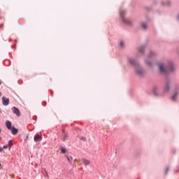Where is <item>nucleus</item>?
I'll return each mask as SVG.
<instances>
[{"mask_svg":"<svg viewBox=\"0 0 179 179\" xmlns=\"http://www.w3.org/2000/svg\"><path fill=\"white\" fill-rule=\"evenodd\" d=\"M159 69L162 73H169V72H173L174 71V66L171 62H169L168 64H159Z\"/></svg>","mask_w":179,"mask_h":179,"instance_id":"nucleus-1","label":"nucleus"},{"mask_svg":"<svg viewBox=\"0 0 179 179\" xmlns=\"http://www.w3.org/2000/svg\"><path fill=\"white\" fill-rule=\"evenodd\" d=\"M129 63L133 66L136 68V73L138 75V76H143L145 75V71H143L140 66L139 64L136 60L133 58H129Z\"/></svg>","mask_w":179,"mask_h":179,"instance_id":"nucleus-2","label":"nucleus"},{"mask_svg":"<svg viewBox=\"0 0 179 179\" xmlns=\"http://www.w3.org/2000/svg\"><path fill=\"white\" fill-rule=\"evenodd\" d=\"M120 15L121 17H122L124 23H125L126 24H132V22H131L129 20L124 18V15H125V10H120Z\"/></svg>","mask_w":179,"mask_h":179,"instance_id":"nucleus-3","label":"nucleus"},{"mask_svg":"<svg viewBox=\"0 0 179 179\" xmlns=\"http://www.w3.org/2000/svg\"><path fill=\"white\" fill-rule=\"evenodd\" d=\"M170 90V82H166L164 88V93H167Z\"/></svg>","mask_w":179,"mask_h":179,"instance_id":"nucleus-4","label":"nucleus"},{"mask_svg":"<svg viewBox=\"0 0 179 179\" xmlns=\"http://www.w3.org/2000/svg\"><path fill=\"white\" fill-rule=\"evenodd\" d=\"M2 103H3V106H8L9 105V99L3 96L2 97Z\"/></svg>","mask_w":179,"mask_h":179,"instance_id":"nucleus-5","label":"nucleus"},{"mask_svg":"<svg viewBox=\"0 0 179 179\" xmlns=\"http://www.w3.org/2000/svg\"><path fill=\"white\" fill-rule=\"evenodd\" d=\"M12 110L14 114H16L17 117H20V110H19L18 108H17L16 107H13Z\"/></svg>","mask_w":179,"mask_h":179,"instance_id":"nucleus-6","label":"nucleus"},{"mask_svg":"<svg viewBox=\"0 0 179 179\" xmlns=\"http://www.w3.org/2000/svg\"><path fill=\"white\" fill-rule=\"evenodd\" d=\"M43 140V137L38 134H36L34 137L35 142H41Z\"/></svg>","mask_w":179,"mask_h":179,"instance_id":"nucleus-7","label":"nucleus"},{"mask_svg":"<svg viewBox=\"0 0 179 179\" xmlns=\"http://www.w3.org/2000/svg\"><path fill=\"white\" fill-rule=\"evenodd\" d=\"M82 162H83V164H85V166H89V164H90V160H89V159H86L83 158L82 159Z\"/></svg>","mask_w":179,"mask_h":179,"instance_id":"nucleus-8","label":"nucleus"},{"mask_svg":"<svg viewBox=\"0 0 179 179\" xmlns=\"http://www.w3.org/2000/svg\"><path fill=\"white\" fill-rule=\"evenodd\" d=\"M6 126L8 128V129H12V123L10 122V121H6Z\"/></svg>","mask_w":179,"mask_h":179,"instance_id":"nucleus-9","label":"nucleus"},{"mask_svg":"<svg viewBox=\"0 0 179 179\" xmlns=\"http://www.w3.org/2000/svg\"><path fill=\"white\" fill-rule=\"evenodd\" d=\"M10 129H11V132H12L13 135H16V134H17V132H19V130L15 127H13Z\"/></svg>","mask_w":179,"mask_h":179,"instance_id":"nucleus-10","label":"nucleus"},{"mask_svg":"<svg viewBox=\"0 0 179 179\" xmlns=\"http://www.w3.org/2000/svg\"><path fill=\"white\" fill-rule=\"evenodd\" d=\"M143 50H145V46H141L138 49V52L140 54H143Z\"/></svg>","mask_w":179,"mask_h":179,"instance_id":"nucleus-11","label":"nucleus"},{"mask_svg":"<svg viewBox=\"0 0 179 179\" xmlns=\"http://www.w3.org/2000/svg\"><path fill=\"white\" fill-rule=\"evenodd\" d=\"M66 157L68 162H69L71 164H72V160H73L72 157L66 156Z\"/></svg>","mask_w":179,"mask_h":179,"instance_id":"nucleus-12","label":"nucleus"},{"mask_svg":"<svg viewBox=\"0 0 179 179\" xmlns=\"http://www.w3.org/2000/svg\"><path fill=\"white\" fill-rule=\"evenodd\" d=\"M60 150H61L62 153H66V152H67L66 149L64 147H62L60 148Z\"/></svg>","mask_w":179,"mask_h":179,"instance_id":"nucleus-13","label":"nucleus"},{"mask_svg":"<svg viewBox=\"0 0 179 179\" xmlns=\"http://www.w3.org/2000/svg\"><path fill=\"white\" fill-rule=\"evenodd\" d=\"M177 94H178V93L174 94V95L172 96V100H176V99H177Z\"/></svg>","mask_w":179,"mask_h":179,"instance_id":"nucleus-14","label":"nucleus"},{"mask_svg":"<svg viewBox=\"0 0 179 179\" xmlns=\"http://www.w3.org/2000/svg\"><path fill=\"white\" fill-rule=\"evenodd\" d=\"M145 64H147L148 66H152V62H148V61H145Z\"/></svg>","mask_w":179,"mask_h":179,"instance_id":"nucleus-15","label":"nucleus"},{"mask_svg":"<svg viewBox=\"0 0 179 179\" xmlns=\"http://www.w3.org/2000/svg\"><path fill=\"white\" fill-rule=\"evenodd\" d=\"M142 27L144 28L145 29H148V26L146 25V24H143Z\"/></svg>","mask_w":179,"mask_h":179,"instance_id":"nucleus-16","label":"nucleus"},{"mask_svg":"<svg viewBox=\"0 0 179 179\" xmlns=\"http://www.w3.org/2000/svg\"><path fill=\"white\" fill-rule=\"evenodd\" d=\"M13 143H12V140H10L8 141V146L10 148L12 146Z\"/></svg>","mask_w":179,"mask_h":179,"instance_id":"nucleus-17","label":"nucleus"},{"mask_svg":"<svg viewBox=\"0 0 179 179\" xmlns=\"http://www.w3.org/2000/svg\"><path fill=\"white\" fill-rule=\"evenodd\" d=\"M153 57H155V53L154 52H151L149 58H153Z\"/></svg>","mask_w":179,"mask_h":179,"instance_id":"nucleus-18","label":"nucleus"},{"mask_svg":"<svg viewBox=\"0 0 179 179\" xmlns=\"http://www.w3.org/2000/svg\"><path fill=\"white\" fill-rule=\"evenodd\" d=\"M120 47L123 48L124 47V41H120Z\"/></svg>","mask_w":179,"mask_h":179,"instance_id":"nucleus-19","label":"nucleus"},{"mask_svg":"<svg viewBox=\"0 0 179 179\" xmlns=\"http://www.w3.org/2000/svg\"><path fill=\"white\" fill-rule=\"evenodd\" d=\"M45 176L47 177V178H50V176H48V173L47 171H45Z\"/></svg>","mask_w":179,"mask_h":179,"instance_id":"nucleus-20","label":"nucleus"},{"mask_svg":"<svg viewBox=\"0 0 179 179\" xmlns=\"http://www.w3.org/2000/svg\"><path fill=\"white\" fill-rule=\"evenodd\" d=\"M2 149H8V145H4Z\"/></svg>","mask_w":179,"mask_h":179,"instance_id":"nucleus-21","label":"nucleus"},{"mask_svg":"<svg viewBox=\"0 0 179 179\" xmlns=\"http://www.w3.org/2000/svg\"><path fill=\"white\" fill-rule=\"evenodd\" d=\"M81 139H82V141H86V138L85 137H82Z\"/></svg>","mask_w":179,"mask_h":179,"instance_id":"nucleus-22","label":"nucleus"},{"mask_svg":"<svg viewBox=\"0 0 179 179\" xmlns=\"http://www.w3.org/2000/svg\"><path fill=\"white\" fill-rule=\"evenodd\" d=\"M0 152H3V148H2V147H0Z\"/></svg>","mask_w":179,"mask_h":179,"instance_id":"nucleus-23","label":"nucleus"},{"mask_svg":"<svg viewBox=\"0 0 179 179\" xmlns=\"http://www.w3.org/2000/svg\"><path fill=\"white\" fill-rule=\"evenodd\" d=\"M65 138H66V134H64V138H63V141H65Z\"/></svg>","mask_w":179,"mask_h":179,"instance_id":"nucleus-24","label":"nucleus"},{"mask_svg":"<svg viewBox=\"0 0 179 179\" xmlns=\"http://www.w3.org/2000/svg\"><path fill=\"white\" fill-rule=\"evenodd\" d=\"M167 173H169V168L166 169V174H167Z\"/></svg>","mask_w":179,"mask_h":179,"instance_id":"nucleus-25","label":"nucleus"},{"mask_svg":"<svg viewBox=\"0 0 179 179\" xmlns=\"http://www.w3.org/2000/svg\"><path fill=\"white\" fill-rule=\"evenodd\" d=\"M2 169V165L0 164V170Z\"/></svg>","mask_w":179,"mask_h":179,"instance_id":"nucleus-26","label":"nucleus"},{"mask_svg":"<svg viewBox=\"0 0 179 179\" xmlns=\"http://www.w3.org/2000/svg\"><path fill=\"white\" fill-rule=\"evenodd\" d=\"M166 5H170V1H168V3Z\"/></svg>","mask_w":179,"mask_h":179,"instance_id":"nucleus-27","label":"nucleus"},{"mask_svg":"<svg viewBox=\"0 0 179 179\" xmlns=\"http://www.w3.org/2000/svg\"><path fill=\"white\" fill-rule=\"evenodd\" d=\"M0 85H2V83L0 81Z\"/></svg>","mask_w":179,"mask_h":179,"instance_id":"nucleus-28","label":"nucleus"},{"mask_svg":"<svg viewBox=\"0 0 179 179\" xmlns=\"http://www.w3.org/2000/svg\"><path fill=\"white\" fill-rule=\"evenodd\" d=\"M29 138V136H27V138Z\"/></svg>","mask_w":179,"mask_h":179,"instance_id":"nucleus-29","label":"nucleus"},{"mask_svg":"<svg viewBox=\"0 0 179 179\" xmlns=\"http://www.w3.org/2000/svg\"><path fill=\"white\" fill-rule=\"evenodd\" d=\"M76 160H77V159H75V162H76Z\"/></svg>","mask_w":179,"mask_h":179,"instance_id":"nucleus-30","label":"nucleus"},{"mask_svg":"<svg viewBox=\"0 0 179 179\" xmlns=\"http://www.w3.org/2000/svg\"><path fill=\"white\" fill-rule=\"evenodd\" d=\"M0 134H1V129H0Z\"/></svg>","mask_w":179,"mask_h":179,"instance_id":"nucleus-31","label":"nucleus"}]
</instances>
